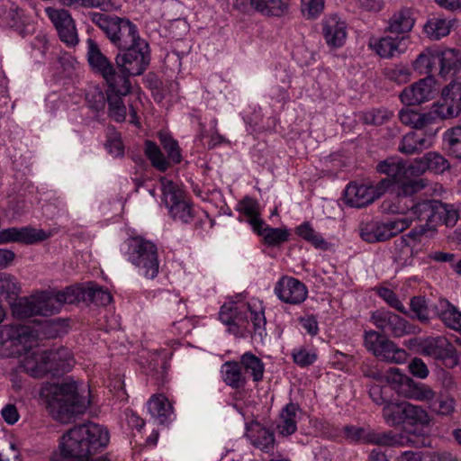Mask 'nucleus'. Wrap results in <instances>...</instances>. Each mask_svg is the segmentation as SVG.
<instances>
[{"label":"nucleus","instance_id":"f257e3e1","mask_svg":"<svg viewBox=\"0 0 461 461\" xmlns=\"http://www.w3.org/2000/svg\"><path fill=\"white\" fill-rule=\"evenodd\" d=\"M0 339L4 344L14 346L10 356L24 355L23 366L33 377L41 378L48 374L58 376L70 371L74 365L72 354L68 348H59L50 350H32L37 339L30 327L20 324L5 325L0 330Z\"/></svg>","mask_w":461,"mask_h":461},{"label":"nucleus","instance_id":"f03ea898","mask_svg":"<svg viewBox=\"0 0 461 461\" xmlns=\"http://www.w3.org/2000/svg\"><path fill=\"white\" fill-rule=\"evenodd\" d=\"M86 58L91 70L101 77L106 85L105 94L108 102V115L115 122H122L126 119L127 108L123 102V76L120 74L117 65L107 58L97 42L89 38L86 41Z\"/></svg>","mask_w":461,"mask_h":461},{"label":"nucleus","instance_id":"7ed1b4c3","mask_svg":"<svg viewBox=\"0 0 461 461\" xmlns=\"http://www.w3.org/2000/svg\"><path fill=\"white\" fill-rule=\"evenodd\" d=\"M50 393V413L62 423H68L76 416L83 414L91 403L89 389L72 377L53 384Z\"/></svg>","mask_w":461,"mask_h":461},{"label":"nucleus","instance_id":"20e7f679","mask_svg":"<svg viewBox=\"0 0 461 461\" xmlns=\"http://www.w3.org/2000/svg\"><path fill=\"white\" fill-rule=\"evenodd\" d=\"M109 442V433L101 425L89 422L70 429L62 438L61 452L66 457L93 461L91 456Z\"/></svg>","mask_w":461,"mask_h":461},{"label":"nucleus","instance_id":"39448f33","mask_svg":"<svg viewBox=\"0 0 461 461\" xmlns=\"http://www.w3.org/2000/svg\"><path fill=\"white\" fill-rule=\"evenodd\" d=\"M382 417L389 427L398 428L404 424L411 428L407 430L408 435L404 436V443L413 446H420V442L412 438L422 436L421 429L417 425L429 426L432 419L428 411L421 406L414 405L406 401H390L385 403L382 410Z\"/></svg>","mask_w":461,"mask_h":461},{"label":"nucleus","instance_id":"423d86ee","mask_svg":"<svg viewBox=\"0 0 461 461\" xmlns=\"http://www.w3.org/2000/svg\"><path fill=\"white\" fill-rule=\"evenodd\" d=\"M219 319L228 326V330L237 337H242L245 332L250 331V322L253 331L259 336L262 337L266 330L265 312L261 305H239L235 302H230L221 307Z\"/></svg>","mask_w":461,"mask_h":461},{"label":"nucleus","instance_id":"0eeeda50","mask_svg":"<svg viewBox=\"0 0 461 461\" xmlns=\"http://www.w3.org/2000/svg\"><path fill=\"white\" fill-rule=\"evenodd\" d=\"M114 59L120 74L123 76L124 82L122 86L125 97L131 92L130 77L141 75L149 64V46L144 39H141L131 47L119 50Z\"/></svg>","mask_w":461,"mask_h":461},{"label":"nucleus","instance_id":"6e6552de","mask_svg":"<svg viewBox=\"0 0 461 461\" xmlns=\"http://www.w3.org/2000/svg\"><path fill=\"white\" fill-rule=\"evenodd\" d=\"M88 17L118 50L131 47L142 39L139 34L137 26L129 19L97 12L89 13Z\"/></svg>","mask_w":461,"mask_h":461},{"label":"nucleus","instance_id":"1a4fd4ad","mask_svg":"<svg viewBox=\"0 0 461 461\" xmlns=\"http://www.w3.org/2000/svg\"><path fill=\"white\" fill-rule=\"evenodd\" d=\"M60 303L55 291H43L31 298H20L12 306L13 314L19 319L36 315L51 316L60 312Z\"/></svg>","mask_w":461,"mask_h":461},{"label":"nucleus","instance_id":"9d476101","mask_svg":"<svg viewBox=\"0 0 461 461\" xmlns=\"http://www.w3.org/2000/svg\"><path fill=\"white\" fill-rule=\"evenodd\" d=\"M128 260L134 265L141 275L149 279L158 274L159 262L158 249L154 243L140 237H135L128 243Z\"/></svg>","mask_w":461,"mask_h":461},{"label":"nucleus","instance_id":"9b49d317","mask_svg":"<svg viewBox=\"0 0 461 461\" xmlns=\"http://www.w3.org/2000/svg\"><path fill=\"white\" fill-rule=\"evenodd\" d=\"M158 139L167 152V157L164 156L160 148L149 140H145L144 153L156 169L165 172L170 167L171 163L179 164L182 161L181 149L178 142L166 132H159Z\"/></svg>","mask_w":461,"mask_h":461},{"label":"nucleus","instance_id":"f8f14e48","mask_svg":"<svg viewBox=\"0 0 461 461\" xmlns=\"http://www.w3.org/2000/svg\"><path fill=\"white\" fill-rule=\"evenodd\" d=\"M162 201L175 221L189 223L193 221L194 209L184 191L174 182L161 178Z\"/></svg>","mask_w":461,"mask_h":461},{"label":"nucleus","instance_id":"ddd939ff","mask_svg":"<svg viewBox=\"0 0 461 461\" xmlns=\"http://www.w3.org/2000/svg\"><path fill=\"white\" fill-rule=\"evenodd\" d=\"M364 343L366 349L382 361L403 364L408 358L405 349L375 330L365 331Z\"/></svg>","mask_w":461,"mask_h":461},{"label":"nucleus","instance_id":"4468645a","mask_svg":"<svg viewBox=\"0 0 461 461\" xmlns=\"http://www.w3.org/2000/svg\"><path fill=\"white\" fill-rule=\"evenodd\" d=\"M420 353L447 368L458 366V349L445 336L429 337L420 343Z\"/></svg>","mask_w":461,"mask_h":461},{"label":"nucleus","instance_id":"2eb2a0df","mask_svg":"<svg viewBox=\"0 0 461 461\" xmlns=\"http://www.w3.org/2000/svg\"><path fill=\"white\" fill-rule=\"evenodd\" d=\"M344 436L352 442L375 444L380 446H403L404 436L393 431L376 432L370 428L345 426L343 428Z\"/></svg>","mask_w":461,"mask_h":461},{"label":"nucleus","instance_id":"dca6fc26","mask_svg":"<svg viewBox=\"0 0 461 461\" xmlns=\"http://www.w3.org/2000/svg\"><path fill=\"white\" fill-rule=\"evenodd\" d=\"M411 226L409 218L366 222L360 231L361 238L368 243L385 241Z\"/></svg>","mask_w":461,"mask_h":461},{"label":"nucleus","instance_id":"f3484780","mask_svg":"<svg viewBox=\"0 0 461 461\" xmlns=\"http://www.w3.org/2000/svg\"><path fill=\"white\" fill-rule=\"evenodd\" d=\"M370 320L382 332L389 333L394 338H401L416 332V327L409 323L408 321L384 309L374 312Z\"/></svg>","mask_w":461,"mask_h":461},{"label":"nucleus","instance_id":"a211bd4d","mask_svg":"<svg viewBox=\"0 0 461 461\" xmlns=\"http://www.w3.org/2000/svg\"><path fill=\"white\" fill-rule=\"evenodd\" d=\"M461 113V79L452 80L442 90L440 103L433 105V113L440 119L456 117Z\"/></svg>","mask_w":461,"mask_h":461},{"label":"nucleus","instance_id":"6ab92c4d","mask_svg":"<svg viewBox=\"0 0 461 461\" xmlns=\"http://www.w3.org/2000/svg\"><path fill=\"white\" fill-rule=\"evenodd\" d=\"M45 13L51 21L58 35L68 47H75L78 41L76 24L68 11L55 7H47Z\"/></svg>","mask_w":461,"mask_h":461},{"label":"nucleus","instance_id":"aec40b11","mask_svg":"<svg viewBox=\"0 0 461 461\" xmlns=\"http://www.w3.org/2000/svg\"><path fill=\"white\" fill-rule=\"evenodd\" d=\"M438 210H441L440 201L423 200L417 203L411 201V204L407 206L406 211L402 210V212L407 214L405 218H409L411 223L414 220L424 221L425 223L422 225H426L430 230H435L439 219Z\"/></svg>","mask_w":461,"mask_h":461},{"label":"nucleus","instance_id":"412c9836","mask_svg":"<svg viewBox=\"0 0 461 461\" xmlns=\"http://www.w3.org/2000/svg\"><path fill=\"white\" fill-rule=\"evenodd\" d=\"M275 294L283 303L295 305L305 301L308 290L298 279L283 276L276 284Z\"/></svg>","mask_w":461,"mask_h":461},{"label":"nucleus","instance_id":"4be33fe9","mask_svg":"<svg viewBox=\"0 0 461 461\" xmlns=\"http://www.w3.org/2000/svg\"><path fill=\"white\" fill-rule=\"evenodd\" d=\"M435 79L432 76L426 77L403 89L400 95L401 101L405 105H417L433 98L435 93Z\"/></svg>","mask_w":461,"mask_h":461},{"label":"nucleus","instance_id":"5701e85b","mask_svg":"<svg viewBox=\"0 0 461 461\" xmlns=\"http://www.w3.org/2000/svg\"><path fill=\"white\" fill-rule=\"evenodd\" d=\"M389 372L398 376L394 381L402 384V393L406 398L427 402L435 399L436 393L428 384L404 377L396 367H391Z\"/></svg>","mask_w":461,"mask_h":461},{"label":"nucleus","instance_id":"b1692460","mask_svg":"<svg viewBox=\"0 0 461 461\" xmlns=\"http://www.w3.org/2000/svg\"><path fill=\"white\" fill-rule=\"evenodd\" d=\"M461 71V50L440 48L438 51V74L444 79L456 77Z\"/></svg>","mask_w":461,"mask_h":461},{"label":"nucleus","instance_id":"393cba45","mask_svg":"<svg viewBox=\"0 0 461 461\" xmlns=\"http://www.w3.org/2000/svg\"><path fill=\"white\" fill-rule=\"evenodd\" d=\"M322 34L329 47L340 48L346 42L347 25L337 15H330L322 21Z\"/></svg>","mask_w":461,"mask_h":461},{"label":"nucleus","instance_id":"a878e982","mask_svg":"<svg viewBox=\"0 0 461 461\" xmlns=\"http://www.w3.org/2000/svg\"><path fill=\"white\" fill-rule=\"evenodd\" d=\"M434 135L433 131L425 133L422 130L410 131L402 137L398 150L406 155L420 153L432 146Z\"/></svg>","mask_w":461,"mask_h":461},{"label":"nucleus","instance_id":"bb28decb","mask_svg":"<svg viewBox=\"0 0 461 461\" xmlns=\"http://www.w3.org/2000/svg\"><path fill=\"white\" fill-rule=\"evenodd\" d=\"M449 168L448 161L436 152H428L423 157L415 158L409 166L411 175H421L427 170L443 173Z\"/></svg>","mask_w":461,"mask_h":461},{"label":"nucleus","instance_id":"cd10ccee","mask_svg":"<svg viewBox=\"0 0 461 461\" xmlns=\"http://www.w3.org/2000/svg\"><path fill=\"white\" fill-rule=\"evenodd\" d=\"M346 201L351 207L361 208L372 203L375 199L372 185L349 184L345 191Z\"/></svg>","mask_w":461,"mask_h":461},{"label":"nucleus","instance_id":"c85d7f7f","mask_svg":"<svg viewBox=\"0 0 461 461\" xmlns=\"http://www.w3.org/2000/svg\"><path fill=\"white\" fill-rule=\"evenodd\" d=\"M438 319L446 327L461 334V312L447 299L438 300L435 305Z\"/></svg>","mask_w":461,"mask_h":461},{"label":"nucleus","instance_id":"c756f323","mask_svg":"<svg viewBox=\"0 0 461 461\" xmlns=\"http://www.w3.org/2000/svg\"><path fill=\"white\" fill-rule=\"evenodd\" d=\"M251 444L266 453L273 451L275 446V436L268 429L259 423L252 424L247 433Z\"/></svg>","mask_w":461,"mask_h":461},{"label":"nucleus","instance_id":"7c9ffc66","mask_svg":"<svg viewBox=\"0 0 461 461\" xmlns=\"http://www.w3.org/2000/svg\"><path fill=\"white\" fill-rule=\"evenodd\" d=\"M250 5L266 16L282 17L289 13V0H250Z\"/></svg>","mask_w":461,"mask_h":461},{"label":"nucleus","instance_id":"2f4dec72","mask_svg":"<svg viewBox=\"0 0 461 461\" xmlns=\"http://www.w3.org/2000/svg\"><path fill=\"white\" fill-rule=\"evenodd\" d=\"M438 47L424 49L413 62L414 70L420 75L432 76L438 71Z\"/></svg>","mask_w":461,"mask_h":461},{"label":"nucleus","instance_id":"473e14b6","mask_svg":"<svg viewBox=\"0 0 461 461\" xmlns=\"http://www.w3.org/2000/svg\"><path fill=\"white\" fill-rule=\"evenodd\" d=\"M415 23L413 12L410 8H402L388 21L387 31L391 33L402 34L411 31Z\"/></svg>","mask_w":461,"mask_h":461},{"label":"nucleus","instance_id":"72a5a7b5","mask_svg":"<svg viewBox=\"0 0 461 461\" xmlns=\"http://www.w3.org/2000/svg\"><path fill=\"white\" fill-rule=\"evenodd\" d=\"M299 406L294 402H290L282 409L279 422L276 429L280 435L284 437L294 434L297 429V413Z\"/></svg>","mask_w":461,"mask_h":461},{"label":"nucleus","instance_id":"f704fd0d","mask_svg":"<svg viewBox=\"0 0 461 461\" xmlns=\"http://www.w3.org/2000/svg\"><path fill=\"white\" fill-rule=\"evenodd\" d=\"M221 377L224 383L232 389H239L247 384L246 375L239 362L228 361L221 366Z\"/></svg>","mask_w":461,"mask_h":461},{"label":"nucleus","instance_id":"c9c22d12","mask_svg":"<svg viewBox=\"0 0 461 461\" xmlns=\"http://www.w3.org/2000/svg\"><path fill=\"white\" fill-rule=\"evenodd\" d=\"M239 363L246 377H251L256 383L263 379L265 365L258 357L251 352H246L241 355Z\"/></svg>","mask_w":461,"mask_h":461},{"label":"nucleus","instance_id":"e433bc0d","mask_svg":"<svg viewBox=\"0 0 461 461\" xmlns=\"http://www.w3.org/2000/svg\"><path fill=\"white\" fill-rule=\"evenodd\" d=\"M453 23L441 16L432 17L425 23L424 33L431 41H439L450 33Z\"/></svg>","mask_w":461,"mask_h":461},{"label":"nucleus","instance_id":"4c0bfd02","mask_svg":"<svg viewBox=\"0 0 461 461\" xmlns=\"http://www.w3.org/2000/svg\"><path fill=\"white\" fill-rule=\"evenodd\" d=\"M148 410L159 423H165L173 414V407L162 394L153 395L148 402Z\"/></svg>","mask_w":461,"mask_h":461},{"label":"nucleus","instance_id":"58836bf2","mask_svg":"<svg viewBox=\"0 0 461 461\" xmlns=\"http://www.w3.org/2000/svg\"><path fill=\"white\" fill-rule=\"evenodd\" d=\"M376 170L380 174H384L394 180H401L407 173H410L409 167L400 158H388L380 161L376 166Z\"/></svg>","mask_w":461,"mask_h":461},{"label":"nucleus","instance_id":"ea45409f","mask_svg":"<svg viewBox=\"0 0 461 461\" xmlns=\"http://www.w3.org/2000/svg\"><path fill=\"white\" fill-rule=\"evenodd\" d=\"M433 111L428 113H420L409 109H402L399 113L400 121L405 125L412 126L416 131L423 130L430 125L435 117Z\"/></svg>","mask_w":461,"mask_h":461},{"label":"nucleus","instance_id":"a19ab883","mask_svg":"<svg viewBox=\"0 0 461 461\" xmlns=\"http://www.w3.org/2000/svg\"><path fill=\"white\" fill-rule=\"evenodd\" d=\"M413 249V245L407 241L406 238L401 237L394 242L393 261L402 267L411 265L414 257Z\"/></svg>","mask_w":461,"mask_h":461},{"label":"nucleus","instance_id":"79ce46f5","mask_svg":"<svg viewBox=\"0 0 461 461\" xmlns=\"http://www.w3.org/2000/svg\"><path fill=\"white\" fill-rule=\"evenodd\" d=\"M22 24V14L15 5L12 3L0 5V25L2 27L14 28L19 31Z\"/></svg>","mask_w":461,"mask_h":461},{"label":"nucleus","instance_id":"37998d69","mask_svg":"<svg viewBox=\"0 0 461 461\" xmlns=\"http://www.w3.org/2000/svg\"><path fill=\"white\" fill-rule=\"evenodd\" d=\"M400 41L389 36L381 39L372 38L369 41V47L382 58H391L398 51Z\"/></svg>","mask_w":461,"mask_h":461},{"label":"nucleus","instance_id":"c03bdc74","mask_svg":"<svg viewBox=\"0 0 461 461\" xmlns=\"http://www.w3.org/2000/svg\"><path fill=\"white\" fill-rule=\"evenodd\" d=\"M258 235L262 236L265 244L267 246H279L288 240L289 232L287 230L280 228H271L265 223V226L253 230Z\"/></svg>","mask_w":461,"mask_h":461},{"label":"nucleus","instance_id":"a18cd8bd","mask_svg":"<svg viewBox=\"0 0 461 461\" xmlns=\"http://www.w3.org/2000/svg\"><path fill=\"white\" fill-rule=\"evenodd\" d=\"M240 206L242 212L249 217L248 221L253 230L265 226V221L259 216V204L256 200L245 197L240 202Z\"/></svg>","mask_w":461,"mask_h":461},{"label":"nucleus","instance_id":"49530a36","mask_svg":"<svg viewBox=\"0 0 461 461\" xmlns=\"http://www.w3.org/2000/svg\"><path fill=\"white\" fill-rule=\"evenodd\" d=\"M50 237L43 230H38L30 226L16 228L15 242L23 244H34L43 241Z\"/></svg>","mask_w":461,"mask_h":461},{"label":"nucleus","instance_id":"de8ad7c7","mask_svg":"<svg viewBox=\"0 0 461 461\" xmlns=\"http://www.w3.org/2000/svg\"><path fill=\"white\" fill-rule=\"evenodd\" d=\"M112 295L108 290L102 288L94 283L86 286V303H93L96 305L105 306L112 302Z\"/></svg>","mask_w":461,"mask_h":461},{"label":"nucleus","instance_id":"09e8293b","mask_svg":"<svg viewBox=\"0 0 461 461\" xmlns=\"http://www.w3.org/2000/svg\"><path fill=\"white\" fill-rule=\"evenodd\" d=\"M56 294L60 303V309L66 303H86V286L83 285L69 286L63 291L56 292Z\"/></svg>","mask_w":461,"mask_h":461},{"label":"nucleus","instance_id":"8fccbe9b","mask_svg":"<svg viewBox=\"0 0 461 461\" xmlns=\"http://www.w3.org/2000/svg\"><path fill=\"white\" fill-rule=\"evenodd\" d=\"M295 233L316 249H327L328 248V243L313 230L309 222H303L299 225L295 230Z\"/></svg>","mask_w":461,"mask_h":461},{"label":"nucleus","instance_id":"3c124183","mask_svg":"<svg viewBox=\"0 0 461 461\" xmlns=\"http://www.w3.org/2000/svg\"><path fill=\"white\" fill-rule=\"evenodd\" d=\"M451 156L461 161V126L448 130L444 136Z\"/></svg>","mask_w":461,"mask_h":461},{"label":"nucleus","instance_id":"603ef678","mask_svg":"<svg viewBox=\"0 0 461 461\" xmlns=\"http://www.w3.org/2000/svg\"><path fill=\"white\" fill-rule=\"evenodd\" d=\"M384 75L387 79L395 82L398 85L405 84L411 79V71L409 68L402 64L385 68Z\"/></svg>","mask_w":461,"mask_h":461},{"label":"nucleus","instance_id":"864d4df0","mask_svg":"<svg viewBox=\"0 0 461 461\" xmlns=\"http://www.w3.org/2000/svg\"><path fill=\"white\" fill-rule=\"evenodd\" d=\"M393 116V113L385 108L373 109L363 114V121L366 124L382 125Z\"/></svg>","mask_w":461,"mask_h":461},{"label":"nucleus","instance_id":"5fc2aeb1","mask_svg":"<svg viewBox=\"0 0 461 461\" xmlns=\"http://www.w3.org/2000/svg\"><path fill=\"white\" fill-rule=\"evenodd\" d=\"M438 224L443 223L447 227H453L456 223L459 214L458 211L452 204L441 202V210H438Z\"/></svg>","mask_w":461,"mask_h":461},{"label":"nucleus","instance_id":"6e6d98bb","mask_svg":"<svg viewBox=\"0 0 461 461\" xmlns=\"http://www.w3.org/2000/svg\"><path fill=\"white\" fill-rule=\"evenodd\" d=\"M429 409L438 415L447 416L455 411V401L450 397H441L436 401L429 402Z\"/></svg>","mask_w":461,"mask_h":461},{"label":"nucleus","instance_id":"4d7b16f0","mask_svg":"<svg viewBox=\"0 0 461 461\" xmlns=\"http://www.w3.org/2000/svg\"><path fill=\"white\" fill-rule=\"evenodd\" d=\"M427 182L425 179L408 180L402 182L400 185L398 195L402 198L412 196L414 194L425 188Z\"/></svg>","mask_w":461,"mask_h":461},{"label":"nucleus","instance_id":"13d9d810","mask_svg":"<svg viewBox=\"0 0 461 461\" xmlns=\"http://www.w3.org/2000/svg\"><path fill=\"white\" fill-rule=\"evenodd\" d=\"M324 8V0H302V12L307 19L316 18Z\"/></svg>","mask_w":461,"mask_h":461},{"label":"nucleus","instance_id":"bf43d9fd","mask_svg":"<svg viewBox=\"0 0 461 461\" xmlns=\"http://www.w3.org/2000/svg\"><path fill=\"white\" fill-rule=\"evenodd\" d=\"M19 286L15 278L5 273L0 274V294L5 296L16 295Z\"/></svg>","mask_w":461,"mask_h":461},{"label":"nucleus","instance_id":"052dcab7","mask_svg":"<svg viewBox=\"0 0 461 461\" xmlns=\"http://www.w3.org/2000/svg\"><path fill=\"white\" fill-rule=\"evenodd\" d=\"M390 388L387 385L372 384L369 388V396L377 405H385L389 400Z\"/></svg>","mask_w":461,"mask_h":461},{"label":"nucleus","instance_id":"680f3d73","mask_svg":"<svg viewBox=\"0 0 461 461\" xmlns=\"http://www.w3.org/2000/svg\"><path fill=\"white\" fill-rule=\"evenodd\" d=\"M410 305L411 311L420 321L427 322L429 321L428 305L424 297L413 296L411 299Z\"/></svg>","mask_w":461,"mask_h":461},{"label":"nucleus","instance_id":"e2e57ef3","mask_svg":"<svg viewBox=\"0 0 461 461\" xmlns=\"http://www.w3.org/2000/svg\"><path fill=\"white\" fill-rule=\"evenodd\" d=\"M292 356L294 361L302 367L313 364L317 359V355L314 351L303 348L294 350Z\"/></svg>","mask_w":461,"mask_h":461},{"label":"nucleus","instance_id":"0e129e2a","mask_svg":"<svg viewBox=\"0 0 461 461\" xmlns=\"http://www.w3.org/2000/svg\"><path fill=\"white\" fill-rule=\"evenodd\" d=\"M379 296L384 299L391 307L402 313H406V309L398 299L396 294L389 288L382 287L378 290Z\"/></svg>","mask_w":461,"mask_h":461},{"label":"nucleus","instance_id":"69168bd1","mask_svg":"<svg viewBox=\"0 0 461 461\" xmlns=\"http://www.w3.org/2000/svg\"><path fill=\"white\" fill-rule=\"evenodd\" d=\"M409 369L411 375L420 379H424L429 375V368L424 361L420 358L414 357L409 364Z\"/></svg>","mask_w":461,"mask_h":461},{"label":"nucleus","instance_id":"338daca9","mask_svg":"<svg viewBox=\"0 0 461 461\" xmlns=\"http://www.w3.org/2000/svg\"><path fill=\"white\" fill-rule=\"evenodd\" d=\"M361 369L366 377L372 378L379 383L389 382V378L377 366L364 365Z\"/></svg>","mask_w":461,"mask_h":461},{"label":"nucleus","instance_id":"774afa93","mask_svg":"<svg viewBox=\"0 0 461 461\" xmlns=\"http://www.w3.org/2000/svg\"><path fill=\"white\" fill-rule=\"evenodd\" d=\"M86 98L91 107L95 111L104 110L105 103L108 104L106 94L101 91H95L92 94H87Z\"/></svg>","mask_w":461,"mask_h":461}]
</instances>
